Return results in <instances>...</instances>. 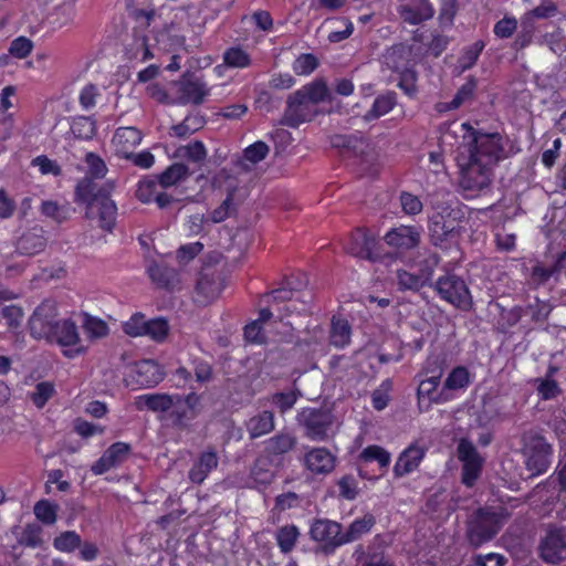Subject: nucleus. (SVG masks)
I'll use <instances>...</instances> for the list:
<instances>
[{"label":"nucleus","mask_w":566,"mask_h":566,"mask_svg":"<svg viewBox=\"0 0 566 566\" xmlns=\"http://www.w3.org/2000/svg\"><path fill=\"white\" fill-rule=\"evenodd\" d=\"M46 340L50 343H56L62 347H75L63 352V354L69 358L81 355L86 350L84 346L80 345L81 338L77 326L71 319H60L52 332V336Z\"/></svg>","instance_id":"16"},{"label":"nucleus","mask_w":566,"mask_h":566,"mask_svg":"<svg viewBox=\"0 0 566 566\" xmlns=\"http://www.w3.org/2000/svg\"><path fill=\"white\" fill-rule=\"evenodd\" d=\"M334 96L323 77L303 85L289 95L283 115V123L297 128L301 124L312 122L318 114L317 105L332 103Z\"/></svg>","instance_id":"3"},{"label":"nucleus","mask_w":566,"mask_h":566,"mask_svg":"<svg viewBox=\"0 0 566 566\" xmlns=\"http://www.w3.org/2000/svg\"><path fill=\"white\" fill-rule=\"evenodd\" d=\"M83 328L90 338H102L108 333V327L102 319L90 315H85Z\"/></svg>","instance_id":"57"},{"label":"nucleus","mask_w":566,"mask_h":566,"mask_svg":"<svg viewBox=\"0 0 566 566\" xmlns=\"http://www.w3.org/2000/svg\"><path fill=\"white\" fill-rule=\"evenodd\" d=\"M384 240L391 248L408 251L419 245L420 231L416 227L400 226L388 231Z\"/></svg>","instance_id":"22"},{"label":"nucleus","mask_w":566,"mask_h":566,"mask_svg":"<svg viewBox=\"0 0 566 566\" xmlns=\"http://www.w3.org/2000/svg\"><path fill=\"white\" fill-rule=\"evenodd\" d=\"M175 85L177 87L176 104L200 105L210 94V88L206 81L195 74H184Z\"/></svg>","instance_id":"12"},{"label":"nucleus","mask_w":566,"mask_h":566,"mask_svg":"<svg viewBox=\"0 0 566 566\" xmlns=\"http://www.w3.org/2000/svg\"><path fill=\"white\" fill-rule=\"evenodd\" d=\"M218 463L219 459L214 450L201 452L188 472L189 480L196 484L203 483L209 473L217 469Z\"/></svg>","instance_id":"25"},{"label":"nucleus","mask_w":566,"mask_h":566,"mask_svg":"<svg viewBox=\"0 0 566 566\" xmlns=\"http://www.w3.org/2000/svg\"><path fill=\"white\" fill-rule=\"evenodd\" d=\"M147 33L133 32L132 40L125 45V56L129 61L146 62L154 57Z\"/></svg>","instance_id":"28"},{"label":"nucleus","mask_w":566,"mask_h":566,"mask_svg":"<svg viewBox=\"0 0 566 566\" xmlns=\"http://www.w3.org/2000/svg\"><path fill=\"white\" fill-rule=\"evenodd\" d=\"M53 544L61 552H73L81 546V536L74 531H66L55 537Z\"/></svg>","instance_id":"55"},{"label":"nucleus","mask_w":566,"mask_h":566,"mask_svg":"<svg viewBox=\"0 0 566 566\" xmlns=\"http://www.w3.org/2000/svg\"><path fill=\"white\" fill-rule=\"evenodd\" d=\"M191 171L188 166L184 163H174L167 167L161 174L155 175L158 184L163 188H169L176 186L179 182L185 181Z\"/></svg>","instance_id":"34"},{"label":"nucleus","mask_w":566,"mask_h":566,"mask_svg":"<svg viewBox=\"0 0 566 566\" xmlns=\"http://www.w3.org/2000/svg\"><path fill=\"white\" fill-rule=\"evenodd\" d=\"M522 454L527 475L532 479L544 474L552 463L553 447L547 440L535 431H526L521 437Z\"/></svg>","instance_id":"5"},{"label":"nucleus","mask_w":566,"mask_h":566,"mask_svg":"<svg viewBox=\"0 0 566 566\" xmlns=\"http://www.w3.org/2000/svg\"><path fill=\"white\" fill-rule=\"evenodd\" d=\"M552 276H554L552 269L544 266L541 262H537L532 268L528 283L532 289H538L546 284Z\"/></svg>","instance_id":"61"},{"label":"nucleus","mask_w":566,"mask_h":566,"mask_svg":"<svg viewBox=\"0 0 566 566\" xmlns=\"http://www.w3.org/2000/svg\"><path fill=\"white\" fill-rule=\"evenodd\" d=\"M352 328L344 318H333L329 340L335 347L343 348L350 342Z\"/></svg>","instance_id":"42"},{"label":"nucleus","mask_w":566,"mask_h":566,"mask_svg":"<svg viewBox=\"0 0 566 566\" xmlns=\"http://www.w3.org/2000/svg\"><path fill=\"white\" fill-rule=\"evenodd\" d=\"M458 12V2L455 0H442L438 20L441 27L447 28L453 24Z\"/></svg>","instance_id":"62"},{"label":"nucleus","mask_w":566,"mask_h":566,"mask_svg":"<svg viewBox=\"0 0 566 566\" xmlns=\"http://www.w3.org/2000/svg\"><path fill=\"white\" fill-rule=\"evenodd\" d=\"M452 212L434 213L429 220V235L433 245L447 248L460 235V227L455 218H450Z\"/></svg>","instance_id":"14"},{"label":"nucleus","mask_w":566,"mask_h":566,"mask_svg":"<svg viewBox=\"0 0 566 566\" xmlns=\"http://www.w3.org/2000/svg\"><path fill=\"white\" fill-rule=\"evenodd\" d=\"M379 242L376 237L366 229L358 228L352 232L348 242L345 244V250L353 256L376 261L380 258L377 251Z\"/></svg>","instance_id":"17"},{"label":"nucleus","mask_w":566,"mask_h":566,"mask_svg":"<svg viewBox=\"0 0 566 566\" xmlns=\"http://www.w3.org/2000/svg\"><path fill=\"white\" fill-rule=\"evenodd\" d=\"M71 136L78 142H87L96 132V124L92 117L77 116L69 123Z\"/></svg>","instance_id":"36"},{"label":"nucleus","mask_w":566,"mask_h":566,"mask_svg":"<svg viewBox=\"0 0 566 566\" xmlns=\"http://www.w3.org/2000/svg\"><path fill=\"white\" fill-rule=\"evenodd\" d=\"M85 161L88 166V175L82 178L75 186V202L86 205V218H98V227L111 232L115 226L117 207L111 199L113 184L98 185L94 179L105 177L107 167L103 159L93 153L86 154Z\"/></svg>","instance_id":"1"},{"label":"nucleus","mask_w":566,"mask_h":566,"mask_svg":"<svg viewBox=\"0 0 566 566\" xmlns=\"http://www.w3.org/2000/svg\"><path fill=\"white\" fill-rule=\"evenodd\" d=\"M538 557L547 565L566 560V527L548 524L536 547Z\"/></svg>","instance_id":"7"},{"label":"nucleus","mask_w":566,"mask_h":566,"mask_svg":"<svg viewBox=\"0 0 566 566\" xmlns=\"http://www.w3.org/2000/svg\"><path fill=\"white\" fill-rule=\"evenodd\" d=\"M469 371L465 367H455L447 377L444 387L451 390L464 388L469 385Z\"/></svg>","instance_id":"56"},{"label":"nucleus","mask_w":566,"mask_h":566,"mask_svg":"<svg viewBox=\"0 0 566 566\" xmlns=\"http://www.w3.org/2000/svg\"><path fill=\"white\" fill-rule=\"evenodd\" d=\"M270 149L266 144H250L242 156L238 159L237 165L244 171H250L255 164L263 160Z\"/></svg>","instance_id":"37"},{"label":"nucleus","mask_w":566,"mask_h":566,"mask_svg":"<svg viewBox=\"0 0 566 566\" xmlns=\"http://www.w3.org/2000/svg\"><path fill=\"white\" fill-rule=\"evenodd\" d=\"M376 525V517L371 513H366L361 517L354 520L345 531H343L344 545L360 539L364 535L371 532Z\"/></svg>","instance_id":"30"},{"label":"nucleus","mask_w":566,"mask_h":566,"mask_svg":"<svg viewBox=\"0 0 566 566\" xmlns=\"http://www.w3.org/2000/svg\"><path fill=\"white\" fill-rule=\"evenodd\" d=\"M57 506L41 500L34 505V514L44 524L51 525L56 521Z\"/></svg>","instance_id":"59"},{"label":"nucleus","mask_w":566,"mask_h":566,"mask_svg":"<svg viewBox=\"0 0 566 566\" xmlns=\"http://www.w3.org/2000/svg\"><path fill=\"white\" fill-rule=\"evenodd\" d=\"M274 427V413L270 410L260 411L245 422L247 431L252 440L272 432Z\"/></svg>","instance_id":"29"},{"label":"nucleus","mask_w":566,"mask_h":566,"mask_svg":"<svg viewBox=\"0 0 566 566\" xmlns=\"http://www.w3.org/2000/svg\"><path fill=\"white\" fill-rule=\"evenodd\" d=\"M147 273L158 287L171 289L176 283L177 273L172 268L156 262L149 263Z\"/></svg>","instance_id":"35"},{"label":"nucleus","mask_w":566,"mask_h":566,"mask_svg":"<svg viewBox=\"0 0 566 566\" xmlns=\"http://www.w3.org/2000/svg\"><path fill=\"white\" fill-rule=\"evenodd\" d=\"M297 438L289 431H280L264 441L262 457L272 465L280 467L284 457L295 449Z\"/></svg>","instance_id":"15"},{"label":"nucleus","mask_w":566,"mask_h":566,"mask_svg":"<svg viewBox=\"0 0 566 566\" xmlns=\"http://www.w3.org/2000/svg\"><path fill=\"white\" fill-rule=\"evenodd\" d=\"M504 525L503 515L490 507L474 511L467 521L465 539L472 548L492 541Z\"/></svg>","instance_id":"4"},{"label":"nucleus","mask_w":566,"mask_h":566,"mask_svg":"<svg viewBox=\"0 0 566 566\" xmlns=\"http://www.w3.org/2000/svg\"><path fill=\"white\" fill-rule=\"evenodd\" d=\"M385 65L395 73L411 67L410 50L402 44L394 45L384 55Z\"/></svg>","instance_id":"33"},{"label":"nucleus","mask_w":566,"mask_h":566,"mask_svg":"<svg viewBox=\"0 0 566 566\" xmlns=\"http://www.w3.org/2000/svg\"><path fill=\"white\" fill-rule=\"evenodd\" d=\"M398 87L409 97H413L418 92L417 81L418 74L413 66L398 73Z\"/></svg>","instance_id":"50"},{"label":"nucleus","mask_w":566,"mask_h":566,"mask_svg":"<svg viewBox=\"0 0 566 566\" xmlns=\"http://www.w3.org/2000/svg\"><path fill=\"white\" fill-rule=\"evenodd\" d=\"M359 459L363 464L377 461L380 469H385L390 463V453L379 446H369L363 450Z\"/></svg>","instance_id":"45"},{"label":"nucleus","mask_w":566,"mask_h":566,"mask_svg":"<svg viewBox=\"0 0 566 566\" xmlns=\"http://www.w3.org/2000/svg\"><path fill=\"white\" fill-rule=\"evenodd\" d=\"M56 305L53 301L42 302L29 319L30 333L34 338L48 339L59 323Z\"/></svg>","instance_id":"13"},{"label":"nucleus","mask_w":566,"mask_h":566,"mask_svg":"<svg viewBox=\"0 0 566 566\" xmlns=\"http://www.w3.org/2000/svg\"><path fill=\"white\" fill-rule=\"evenodd\" d=\"M336 155L343 158H353L366 174H375L379 154L374 144H333Z\"/></svg>","instance_id":"11"},{"label":"nucleus","mask_w":566,"mask_h":566,"mask_svg":"<svg viewBox=\"0 0 566 566\" xmlns=\"http://www.w3.org/2000/svg\"><path fill=\"white\" fill-rule=\"evenodd\" d=\"M397 12L400 19L410 25H418L434 15L430 0H399Z\"/></svg>","instance_id":"19"},{"label":"nucleus","mask_w":566,"mask_h":566,"mask_svg":"<svg viewBox=\"0 0 566 566\" xmlns=\"http://www.w3.org/2000/svg\"><path fill=\"white\" fill-rule=\"evenodd\" d=\"M300 397H302V392L300 389L295 388L273 394L270 398V402L279 412L285 413L294 407Z\"/></svg>","instance_id":"43"},{"label":"nucleus","mask_w":566,"mask_h":566,"mask_svg":"<svg viewBox=\"0 0 566 566\" xmlns=\"http://www.w3.org/2000/svg\"><path fill=\"white\" fill-rule=\"evenodd\" d=\"M304 286H306V282L305 281L300 283V284H297V285H294L291 280H285L284 281V286H282L280 289H276V290H273L271 293L265 294L264 297L266 298L268 303H270L271 300L273 302L291 301L292 300L293 291H300Z\"/></svg>","instance_id":"51"},{"label":"nucleus","mask_w":566,"mask_h":566,"mask_svg":"<svg viewBox=\"0 0 566 566\" xmlns=\"http://www.w3.org/2000/svg\"><path fill=\"white\" fill-rule=\"evenodd\" d=\"M174 397L175 395L167 394L142 395L136 398L135 405L139 410L145 407L155 412H165L174 406Z\"/></svg>","instance_id":"31"},{"label":"nucleus","mask_w":566,"mask_h":566,"mask_svg":"<svg viewBox=\"0 0 566 566\" xmlns=\"http://www.w3.org/2000/svg\"><path fill=\"white\" fill-rule=\"evenodd\" d=\"M457 455L462 463V483L471 488L482 473L484 458L478 452L475 446L465 438L459 441Z\"/></svg>","instance_id":"10"},{"label":"nucleus","mask_w":566,"mask_h":566,"mask_svg":"<svg viewBox=\"0 0 566 566\" xmlns=\"http://www.w3.org/2000/svg\"><path fill=\"white\" fill-rule=\"evenodd\" d=\"M207 156L203 144L181 145L175 153V157L187 158L192 163H201Z\"/></svg>","instance_id":"52"},{"label":"nucleus","mask_w":566,"mask_h":566,"mask_svg":"<svg viewBox=\"0 0 566 566\" xmlns=\"http://www.w3.org/2000/svg\"><path fill=\"white\" fill-rule=\"evenodd\" d=\"M130 453V446L125 442H115L103 455L92 465L91 471L95 475H101L109 469L115 468L123 463Z\"/></svg>","instance_id":"21"},{"label":"nucleus","mask_w":566,"mask_h":566,"mask_svg":"<svg viewBox=\"0 0 566 566\" xmlns=\"http://www.w3.org/2000/svg\"><path fill=\"white\" fill-rule=\"evenodd\" d=\"M55 392L54 385L50 381H41L35 385L34 391L30 394V399L38 408H43Z\"/></svg>","instance_id":"53"},{"label":"nucleus","mask_w":566,"mask_h":566,"mask_svg":"<svg viewBox=\"0 0 566 566\" xmlns=\"http://www.w3.org/2000/svg\"><path fill=\"white\" fill-rule=\"evenodd\" d=\"M431 277V272L428 273H410L406 270L397 271V285L399 291L417 292L422 289Z\"/></svg>","instance_id":"38"},{"label":"nucleus","mask_w":566,"mask_h":566,"mask_svg":"<svg viewBox=\"0 0 566 566\" xmlns=\"http://www.w3.org/2000/svg\"><path fill=\"white\" fill-rule=\"evenodd\" d=\"M516 28L517 20L515 17L505 15L494 24L493 32L500 39H509L514 34Z\"/></svg>","instance_id":"64"},{"label":"nucleus","mask_w":566,"mask_h":566,"mask_svg":"<svg viewBox=\"0 0 566 566\" xmlns=\"http://www.w3.org/2000/svg\"><path fill=\"white\" fill-rule=\"evenodd\" d=\"M297 422L304 428V434L313 441L329 439L334 424V415L328 409L304 408L297 415Z\"/></svg>","instance_id":"8"},{"label":"nucleus","mask_w":566,"mask_h":566,"mask_svg":"<svg viewBox=\"0 0 566 566\" xmlns=\"http://www.w3.org/2000/svg\"><path fill=\"white\" fill-rule=\"evenodd\" d=\"M200 397L190 392L187 396L175 395L174 406L170 408V418L177 427H186L200 411Z\"/></svg>","instance_id":"18"},{"label":"nucleus","mask_w":566,"mask_h":566,"mask_svg":"<svg viewBox=\"0 0 566 566\" xmlns=\"http://www.w3.org/2000/svg\"><path fill=\"white\" fill-rule=\"evenodd\" d=\"M168 331L169 327L166 319L155 318L147 321L144 335H148L153 339L160 342L167 336Z\"/></svg>","instance_id":"63"},{"label":"nucleus","mask_w":566,"mask_h":566,"mask_svg":"<svg viewBox=\"0 0 566 566\" xmlns=\"http://www.w3.org/2000/svg\"><path fill=\"white\" fill-rule=\"evenodd\" d=\"M319 65L318 59L312 53L300 54L292 64V70L296 75H310Z\"/></svg>","instance_id":"49"},{"label":"nucleus","mask_w":566,"mask_h":566,"mask_svg":"<svg viewBox=\"0 0 566 566\" xmlns=\"http://www.w3.org/2000/svg\"><path fill=\"white\" fill-rule=\"evenodd\" d=\"M165 374L160 366L150 359L136 364L133 379L142 387H154L164 379Z\"/></svg>","instance_id":"26"},{"label":"nucleus","mask_w":566,"mask_h":566,"mask_svg":"<svg viewBox=\"0 0 566 566\" xmlns=\"http://www.w3.org/2000/svg\"><path fill=\"white\" fill-rule=\"evenodd\" d=\"M552 310L553 306L548 302L535 297L533 303L525 306V315L530 316L534 323H544Z\"/></svg>","instance_id":"46"},{"label":"nucleus","mask_w":566,"mask_h":566,"mask_svg":"<svg viewBox=\"0 0 566 566\" xmlns=\"http://www.w3.org/2000/svg\"><path fill=\"white\" fill-rule=\"evenodd\" d=\"M397 105V94L394 91H387L379 94L371 107L365 114V119L370 122L380 118L391 112Z\"/></svg>","instance_id":"32"},{"label":"nucleus","mask_w":566,"mask_h":566,"mask_svg":"<svg viewBox=\"0 0 566 566\" xmlns=\"http://www.w3.org/2000/svg\"><path fill=\"white\" fill-rule=\"evenodd\" d=\"M308 535L312 541L321 544V552L325 555L334 554L344 545L343 525L328 518L313 520Z\"/></svg>","instance_id":"9"},{"label":"nucleus","mask_w":566,"mask_h":566,"mask_svg":"<svg viewBox=\"0 0 566 566\" xmlns=\"http://www.w3.org/2000/svg\"><path fill=\"white\" fill-rule=\"evenodd\" d=\"M46 243L45 230L40 226H34L18 239L17 251L22 255L32 256L44 251Z\"/></svg>","instance_id":"23"},{"label":"nucleus","mask_w":566,"mask_h":566,"mask_svg":"<svg viewBox=\"0 0 566 566\" xmlns=\"http://www.w3.org/2000/svg\"><path fill=\"white\" fill-rule=\"evenodd\" d=\"M101 96L99 90L95 84H86L78 94V103L85 111H90L96 106L97 97Z\"/></svg>","instance_id":"60"},{"label":"nucleus","mask_w":566,"mask_h":566,"mask_svg":"<svg viewBox=\"0 0 566 566\" xmlns=\"http://www.w3.org/2000/svg\"><path fill=\"white\" fill-rule=\"evenodd\" d=\"M202 125V120L198 117H186L180 124L174 125L170 130V136L177 138H187L192 133L198 130Z\"/></svg>","instance_id":"54"},{"label":"nucleus","mask_w":566,"mask_h":566,"mask_svg":"<svg viewBox=\"0 0 566 566\" xmlns=\"http://www.w3.org/2000/svg\"><path fill=\"white\" fill-rule=\"evenodd\" d=\"M424 454H426L424 447L420 446L417 442L411 443L407 449H405L400 453V455L394 467L395 475L400 478V476H403V475L409 474L412 471H415L419 467Z\"/></svg>","instance_id":"24"},{"label":"nucleus","mask_w":566,"mask_h":566,"mask_svg":"<svg viewBox=\"0 0 566 566\" xmlns=\"http://www.w3.org/2000/svg\"><path fill=\"white\" fill-rule=\"evenodd\" d=\"M513 144H460L455 161L461 171V186L479 191L491 182V171L500 160L514 153Z\"/></svg>","instance_id":"2"},{"label":"nucleus","mask_w":566,"mask_h":566,"mask_svg":"<svg viewBox=\"0 0 566 566\" xmlns=\"http://www.w3.org/2000/svg\"><path fill=\"white\" fill-rule=\"evenodd\" d=\"M222 59L223 64L231 69H247L252 64L251 55L240 45L228 48Z\"/></svg>","instance_id":"39"},{"label":"nucleus","mask_w":566,"mask_h":566,"mask_svg":"<svg viewBox=\"0 0 566 566\" xmlns=\"http://www.w3.org/2000/svg\"><path fill=\"white\" fill-rule=\"evenodd\" d=\"M476 88V83L473 78L468 80L464 84L460 86L457 91L453 98L448 102L439 105V111H452L459 108L465 102L471 99L474 95Z\"/></svg>","instance_id":"40"},{"label":"nucleus","mask_w":566,"mask_h":566,"mask_svg":"<svg viewBox=\"0 0 566 566\" xmlns=\"http://www.w3.org/2000/svg\"><path fill=\"white\" fill-rule=\"evenodd\" d=\"M485 48V43L482 40L475 41L473 44L463 49L462 54L459 57L460 67L465 71L473 67L479 60L480 54Z\"/></svg>","instance_id":"47"},{"label":"nucleus","mask_w":566,"mask_h":566,"mask_svg":"<svg viewBox=\"0 0 566 566\" xmlns=\"http://www.w3.org/2000/svg\"><path fill=\"white\" fill-rule=\"evenodd\" d=\"M300 531L293 524L281 526L275 533L277 546L283 554H287L294 549Z\"/></svg>","instance_id":"41"},{"label":"nucleus","mask_w":566,"mask_h":566,"mask_svg":"<svg viewBox=\"0 0 566 566\" xmlns=\"http://www.w3.org/2000/svg\"><path fill=\"white\" fill-rule=\"evenodd\" d=\"M156 15V11L154 8L148 9H130L129 17L134 21L135 25L133 28V32L147 33L149 35L148 28L154 21Z\"/></svg>","instance_id":"44"},{"label":"nucleus","mask_w":566,"mask_h":566,"mask_svg":"<svg viewBox=\"0 0 566 566\" xmlns=\"http://www.w3.org/2000/svg\"><path fill=\"white\" fill-rule=\"evenodd\" d=\"M556 12L557 7L552 2L537 6L524 14L521 21L522 29H526L527 24H533L535 19H548L554 17Z\"/></svg>","instance_id":"48"},{"label":"nucleus","mask_w":566,"mask_h":566,"mask_svg":"<svg viewBox=\"0 0 566 566\" xmlns=\"http://www.w3.org/2000/svg\"><path fill=\"white\" fill-rule=\"evenodd\" d=\"M304 462L315 474H326L335 468V457L326 448H313L305 454Z\"/></svg>","instance_id":"27"},{"label":"nucleus","mask_w":566,"mask_h":566,"mask_svg":"<svg viewBox=\"0 0 566 566\" xmlns=\"http://www.w3.org/2000/svg\"><path fill=\"white\" fill-rule=\"evenodd\" d=\"M222 290L220 274L210 268H203L196 285V301L201 305H208L219 297Z\"/></svg>","instance_id":"20"},{"label":"nucleus","mask_w":566,"mask_h":566,"mask_svg":"<svg viewBox=\"0 0 566 566\" xmlns=\"http://www.w3.org/2000/svg\"><path fill=\"white\" fill-rule=\"evenodd\" d=\"M157 185L159 184L156 176L139 181L138 187L136 189L137 199L144 203L150 202L156 196Z\"/></svg>","instance_id":"58"},{"label":"nucleus","mask_w":566,"mask_h":566,"mask_svg":"<svg viewBox=\"0 0 566 566\" xmlns=\"http://www.w3.org/2000/svg\"><path fill=\"white\" fill-rule=\"evenodd\" d=\"M434 290L443 301L457 310L463 312L473 310V297L467 282L461 276L455 274L442 275L436 281Z\"/></svg>","instance_id":"6"}]
</instances>
